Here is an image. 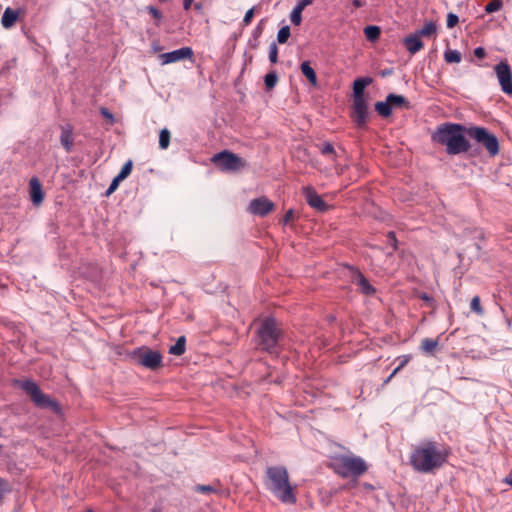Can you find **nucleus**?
I'll return each instance as SVG.
<instances>
[{"label":"nucleus","mask_w":512,"mask_h":512,"mask_svg":"<svg viewBox=\"0 0 512 512\" xmlns=\"http://www.w3.org/2000/svg\"><path fill=\"white\" fill-rule=\"evenodd\" d=\"M212 162L222 171H239L245 166L242 158L227 150L215 154L212 157Z\"/></svg>","instance_id":"nucleus-10"},{"label":"nucleus","mask_w":512,"mask_h":512,"mask_svg":"<svg viewBox=\"0 0 512 512\" xmlns=\"http://www.w3.org/2000/svg\"><path fill=\"white\" fill-rule=\"evenodd\" d=\"M186 339L184 336H180L176 343L169 348V353L172 355L180 356L185 352Z\"/></svg>","instance_id":"nucleus-24"},{"label":"nucleus","mask_w":512,"mask_h":512,"mask_svg":"<svg viewBox=\"0 0 512 512\" xmlns=\"http://www.w3.org/2000/svg\"><path fill=\"white\" fill-rule=\"evenodd\" d=\"M444 59L447 63H459L461 61V53L458 50L448 49L444 52Z\"/></svg>","instance_id":"nucleus-28"},{"label":"nucleus","mask_w":512,"mask_h":512,"mask_svg":"<svg viewBox=\"0 0 512 512\" xmlns=\"http://www.w3.org/2000/svg\"><path fill=\"white\" fill-rule=\"evenodd\" d=\"M124 180L123 178H121L119 175H117L111 182L110 186L108 187L107 191H106V194L107 195H110L112 194L118 187L120 181Z\"/></svg>","instance_id":"nucleus-37"},{"label":"nucleus","mask_w":512,"mask_h":512,"mask_svg":"<svg viewBox=\"0 0 512 512\" xmlns=\"http://www.w3.org/2000/svg\"><path fill=\"white\" fill-rule=\"evenodd\" d=\"M410 358V355H403L399 357L400 363L398 366L403 368L410 361Z\"/></svg>","instance_id":"nucleus-48"},{"label":"nucleus","mask_w":512,"mask_h":512,"mask_svg":"<svg viewBox=\"0 0 512 512\" xmlns=\"http://www.w3.org/2000/svg\"><path fill=\"white\" fill-rule=\"evenodd\" d=\"M290 27L285 25L282 28L279 29L277 34V41L280 44H284L287 42L288 38L290 37Z\"/></svg>","instance_id":"nucleus-31"},{"label":"nucleus","mask_w":512,"mask_h":512,"mask_svg":"<svg viewBox=\"0 0 512 512\" xmlns=\"http://www.w3.org/2000/svg\"><path fill=\"white\" fill-rule=\"evenodd\" d=\"M303 194L310 207L317 211L324 212L328 209L327 203L321 198V196L315 191L312 186H306L303 188Z\"/></svg>","instance_id":"nucleus-15"},{"label":"nucleus","mask_w":512,"mask_h":512,"mask_svg":"<svg viewBox=\"0 0 512 512\" xmlns=\"http://www.w3.org/2000/svg\"><path fill=\"white\" fill-rule=\"evenodd\" d=\"M393 378V376H391V374L388 376V378L384 381V383H388L391 379Z\"/></svg>","instance_id":"nucleus-57"},{"label":"nucleus","mask_w":512,"mask_h":512,"mask_svg":"<svg viewBox=\"0 0 512 512\" xmlns=\"http://www.w3.org/2000/svg\"><path fill=\"white\" fill-rule=\"evenodd\" d=\"M470 308L473 312H475L477 315H483L484 310L481 306L480 297L474 296L470 303Z\"/></svg>","instance_id":"nucleus-32"},{"label":"nucleus","mask_w":512,"mask_h":512,"mask_svg":"<svg viewBox=\"0 0 512 512\" xmlns=\"http://www.w3.org/2000/svg\"><path fill=\"white\" fill-rule=\"evenodd\" d=\"M474 56L483 59L486 56V51L483 47H477L474 49Z\"/></svg>","instance_id":"nucleus-47"},{"label":"nucleus","mask_w":512,"mask_h":512,"mask_svg":"<svg viewBox=\"0 0 512 512\" xmlns=\"http://www.w3.org/2000/svg\"><path fill=\"white\" fill-rule=\"evenodd\" d=\"M495 74L501 86V90L507 94L512 95V72L507 61H501L494 67Z\"/></svg>","instance_id":"nucleus-11"},{"label":"nucleus","mask_w":512,"mask_h":512,"mask_svg":"<svg viewBox=\"0 0 512 512\" xmlns=\"http://www.w3.org/2000/svg\"><path fill=\"white\" fill-rule=\"evenodd\" d=\"M149 13L152 15L153 18L160 20L162 18V13L160 10L153 6L148 7Z\"/></svg>","instance_id":"nucleus-44"},{"label":"nucleus","mask_w":512,"mask_h":512,"mask_svg":"<svg viewBox=\"0 0 512 512\" xmlns=\"http://www.w3.org/2000/svg\"><path fill=\"white\" fill-rule=\"evenodd\" d=\"M269 61L272 64H275L278 61V47L275 42H272L269 46Z\"/></svg>","instance_id":"nucleus-34"},{"label":"nucleus","mask_w":512,"mask_h":512,"mask_svg":"<svg viewBox=\"0 0 512 512\" xmlns=\"http://www.w3.org/2000/svg\"><path fill=\"white\" fill-rule=\"evenodd\" d=\"M100 113L110 124H114L115 123L114 115L107 108L101 107L100 108Z\"/></svg>","instance_id":"nucleus-38"},{"label":"nucleus","mask_w":512,"mask_h":512,"mask_svg":"<svg viewBox=\"0 0 512 512\" xmlns=\"http://www.w3.org/2000/svg\"><path fill=\"white\" fill-rule=\"evenodd\" d=\"M331 468L341 478H359L368 471V464L354 454L336 455L332 458Z\"/></svg>","instance_id":"nucleus-4"},{"label":"nucleus","mask_w":512,"mask_h":512,"mask_svg":"<svg viewBox=\"0 0 512 512\" xmlns=\"http://www.w3.org/2000/svg\"><path fill=\"white\" fill-rule=\"evenodd\" d=\"M409 109L410 103L406 97L397 94H388L385 101H379L375 103V110L377 113L387 118L392 114L393 109Z\"/></svg>","instance_id":"nucleus-9"},{"label":"nucleus","mask_w":512,"mask_h":512,"mask_svg":"<svg viewBox=\"0 0 512 512\" xmlns=\"http://www.w3.org/2000/svg\"><path fill=\"white\" fill-rule=\"evenodd\" d=\"M301 72L303 75L309 80V82L313 85H317V76L315 70L311 67L309 61H304L300 66Z\"/></svg>","instance_id":"nucleus-22"},{"label":"nucleus","mask_w":512,"mask_h":512,"mask_svg":"<svg viewBox=\"0 0 512 512\" xmlns=\"http://www.w3.org/2000/svg\"><path fill=\"white\" fill-rule=\"evenodd\" d=\"M419 298L427 303H433V301H434L433 298L430 295H428L427 293H421L419 295Z\"/></svg>","instance_id":"nucleus-50"},{"label":"nucleus","mask_w":512,"mask_h":512,"mask_svg":"<svg viewBox=\"0 0 512 512\" xmlns=\"http://www.w3.org/2000/svg\"><path fill=\"white\" fill-rule=\"evenodd\" d=\"M253 16H254V8H251L245 13L244 18H243V24L245 26L249 25L252 21Z\"/></svg>","instance_id":"nucleus-43"},{"label":"nucleus","mask_w":512,"mask_h":512,"mask_svg":"<svg viewBox=\"0 0 512 512\" xmlns=\"http://www.w3.org/2000/svg\"><path fill=\"white\" fill-rule=\"evenodd\" d=\"M192 3H193V0H183V8L185 10H189Z\"/></svg>","instance_id":"nucleus-53"},{"label":"nucleus","mask_w":512,"mask_h":512,"mask_svg":"<svg viewBox=\"0 0 512 512\" xmlns=\"http://www.w3.org/2000/svg\"><path fill=\"white\" fill-rule=\"evenodd\" d=\"M313 2L314 0H299L294 8L302 12L307 6L311 5Z\"/></svg>","instance_id":"nucleus-40"},{"label":"nucleus","mask_w":512,"mask_h":512,"mask_svg":"<svg viewBox=\"0 0 512 512\" xmlns=\"http://www.w3.org/2000/svg\"><path fill=\"white\" fill-rule=\"evenodd\" d=\"M302 12L293 8L290 14V20L295 26H299L302 22Z\"/></svg>","instance_id":"nucleus-35"},{"label":"nucleus","mask_w":512,"mask_h":512,"mask_svg":"<svg viewBox=\"0 0 512 512\" xmlns=\"http://www.w3.org/2000/svg\"><path fill=\"white\" fill-rule=\"evenodd\" d=\"M449 455L450 448L446 444L427 439L413 447L409 463L416 472L429 474L443 467Z\"/></svg>","instance_id":"nucleus-1"},{"label":"nucleus","mask_w":512,"mask_h":512,"mask_svg":"<svg viewBox=\"0 0 512 512\" xmlns=\"http://www.w3.org/2000/svg\"><path fill=\"white\" fill-rule=\"evenodd\" d=\"M352 4L355 8H360L365 5V1L364 0H353Z\"/></svg>","instance_id":"nucleus-51"},{"label":"nucleus","mask_w":512,"mask_h":512,"mask_svg":"<svg viewBox=\"0 0 512 512\" xmlns=\"http://www.w3.org/2000/svg\"><path fill=\"white\" fill-rule=\"evenodd\" d=\"M263 32V26H262V21L255 27V29L253 30L252 32V38L254 39H259V37L261 36Z\"/></svg>","instance_id":"nucleus-45"},{"label":"nucleus","mask_w":512,"mask_h":512,"mask_svg":"<svg viewBox=\"0 0 512 512\" xmlns=\"http://www.w3.org/2000/svg\"><path fill=\"white\" fill-rule=\"evenodd\" d=\"M388 239H389V242L391 243L392 247L394 249H396V243H397V240H396V237H395V233L394 232H389L388 233Z\"/></svg>","instance_id":"nucleus-49"},{"label":"nucleus","mask_w":512,"mask_h":512,"mask_svg":"<svg viewBox=\"0 0 512 512\" xmlns=\"http://www.w3.org/2000/svg\"><path fill=\"white\" fill-rule=\"evenodd\" d=\"M150 512H162L161 507H153Z\"/></svg>","instance_id":"nucleus-56"},{"label":"nucleus","mask_w":512,"mask_h":512,"mask_svg":"<svg viewBox=\"0 0 512 512\" xmlns=\"http://www.w3.org/2000/svg\"><path fill=\"white\" fill-rule=\"evenodd\" d=\"M249 45H250V47L252 49H256L258 47V45H259L258 39H254V38L250 39L249 40Z\"/></svg>","instance_id":"nucleus-52"},{"label":"nucleus","mask_w":512,"mask_h":512,"mask_svg":"<svg viewBox=\"0 0 512 512\" xmlns=\"http://www.w3.org/2000/svg\"><path fill=\"white\" fill-rule=\"evenodd\" d=\"M170 131L164 128L159 133V147L163 150L167 149L170 144Z\"/></svg>","instance_id":"nucleus-29"},{"label":"nucleus","mask_w":512,"mask_h":512,"mask_svg":"<svg viewBox=\"0 0 512 512\" xmlns=\"http://www.w3.org/2000/svg\"><path fill=\"white\" fill-rule=\"evenodd\" d=\"M274 209V204L266 197H259L253 199L248 207V211L251 214L258 216H266Z\"/></svg>","instance_id":"nucleus-14"},{"label":"nucleus","mask_w":512,"mask_h":512,"mask_svg":"<svg viewBox=\"0 0 512 512\" xmlns=\"http://www.w3.org/2000/svg\"><path fill=\"white\" fill-rule=\"evenodd\" d=\"M192 57L193 50L190 47H182L180 49L159 55L163 65L175 63L184 59H191Z\"/></svg>","instance_id":"nucleus-13"},{"label":"nucleus","mask_w":512,"mask_h":512,"mask_svg":"<svg viewBox=\"0 0 512 512\" xmlns=\"http://www.w3.org/2000/svg\"><path fill=\"white\" fill-rule=\"evenodd\" d=\"M403 43L408 52L412 55L416 54L424 47L421 37H419L416 33L406 36L403 39Z\"/></svg>","instance_id":"nucleus-17"},{"label":"nucleus","mask_w":512,"mask_h":512,"mask_svg":"<svg viewBox=\"0 0 512 512\" xmlns=\"http://www.w3.org/2000/svg\"><path fill=\"white\" fill-rule=\"evenodd\" d=\"M18 16V11L11 9L10 7L6 8L1 18L2 26L6 29L11 28L17 21Z\"/></svg>","instance_id":"nucleus-19"},{"label":"nucleus","mask_w":512,"mask_h":512,"mask_svg":"<svg viewBox=\"0 0 512 512\" xmlns=\"http://www.w3.org/2000/svg\"><path fill=\"white\" fill-rule=\"evenodd\" d=\"M278 81V76L276 72L272 71L265 75L264 82L267 90H271L275 87Z\"/></svg>","instance_id":"nucleus-30"},{"label":"nucleus","mask_w":512,"mask_h":512,"mask_svg":"<svg viewBox=\"0 0 512 512\" xmlns=\"http://www.w3.org/2000/svg\"><path fill=\"white\" fill-rule=\"evenodd\" d=\"M469 137L482 145L491 157L499 153V141L497 137L484 127L473 126L466 130Z\"/></svg>","instance_id":"nucleus-8"},{"label":"nucleus","mask_w":512,"mask_h":512,"mask_svg":"<svg viewBox=\"0 0 512 512\" xmlns=\"http://www.w3.org/2000/svg\"><path fill=\"white\" fill-rule=\"evenodd\" d=\"M259 346L268 353H277L283 337L278 322L271 317L265 318L257 330Z\"/></svg>","instance_id":"nucleus-5"},{"label":"nucleus","mask_w":512,"mask_h":512,"mask_svg":"<svg viewBox=\"0 0 512 512\" xmlns=\"http://www.w3.org/2000/svg\"><path fill=\"white\" fill-rule=\"evenodd\" d=\"M293 219H294V211H293V209H289V210L285 213V215H284V217H283V220H282V221H283V223H284V224H288V223H290Z\"/></svg>","instance_id":"nucleus-46"},{"label":"nucleus","mask_w":512,"mask_h":512,"mask_svg":"<svg viewBox=\"0 0 512 512\" xmlns=\"http://www.w3.org/2000/svg\"><path fill=\"white\" fill-rule=\"evenodd\" d=\"M401 369H402L401 367L397 366V367L393 370V372L391 373V376H393V377H394V376H395V375H396V374H397Z\"/></svg>","instance_id":"nucleus-55"},{"label":"nucleus","mask_w":512,"mask_h":512,"mask_svg":"<svg viewBox=\"0 0 512 512\" xmlns=\"http://www.w3.org/2000/svg\"><path fill=\"white\" fill-rule=\"evenodd\" d=\"M506 482L512 486V477L511 478H506Z\"/></svg>","instance_id":"nucleus-58"},{"label":"nucleus","mask_w":512,"mask_h":512,"mask_svg":"<svg viewBox=\"0 0 512 512\" xmlns=\"http://www.w3.org/2000/svg\"><path fill=\"white\" fill-rule=\"evenodd\" d=\"M129 360L149 370H157L162 367L163 357L159 351L148 346H141L127 353Z\"/></svg>","instance_id":"nucleus-6"},{"label":"nucleus","mask_w":512,"mask_h":512,"mask_svg":"<svg viewBox=\"0 0 512 512\" xmlns=\"http://www.w3.org/2000/svg\"><path fill=\"white\" fill-rule=\"evenodd\" d=\"M439 342L437 339L425 338L421 341V350L426 354H432L438 347Z\"/></svg>","instance_id":"nucleus-23"},{"label":"nucleus","mask_w":512,"mask_h":512,"mask_svg":"<svg viewBox=\"0 0 512 512\" xmlns=\"http://www.w3.org/2000/svg\"><path fill=\"white\" fill-rule=\"evenodd\" d=\"M60 142L67 152L71 151L73 146V132L71 127H62Z\"/></svg>","instance_id":"nucleus-20"},{"label":"nucleus","mask_w":512,"mask_h":512,"mask_svg":"<svg viewBox=\"0 0 512 512\" xmlns=\"http://www.w3.org/2000/svg\"><path fill=\"white\" fill-rule=\"evenodd\" d=\"M19 387L30 396L33 403L39 408H49L53 411L59 410V404L44 394L38 384L32 380L16 381Z\"/></svg>","instance_id":"nucleus-7"},{"label":"nucleus","mask_w":512,"mask_h":512,"mask_svg":"<svg viewBox=\"0 0 512 512\" xmlns=\"http://www.w3.org/2000/svg\"><path fill=\"white\" fill-rule=\"evenodd\" d=\"M437 26L435 22L430 21L427 22L420 30L416 31L415 33L419 37H430L436 33Z\"/></svg>","instance_id":"nucleus-25"},{"label":"nucleus","mask_w":512,"mask_h":512,"mask_svg":"<svg viewBox=\"0 0 512 512\" xmlns=\"http://www.w3.org/2000/svg\"><path fill=\"white\" fill-rule=\"evenodd\" d=\"M321 154L325 156H329L332 161H334L337 157L334 146L330 142H325L323 144L317 145Z\"/></svg>","instance_id":"nucleus-27"},{"label":"nucleus","mask_w":512,"mask_h":512,"mask_svg":"<svg viewBox=\"0 0 512 512\" xmlns=\"http://www.w3.org/2000/svg\"><path fill=\"white\" fill-rule=\"evenodd\" d=\"M8 491H9L8 482L0 477V500L3 498L4 494Z\"/></svg>","instance_id":"nucleus-41"},{"label":"nucleus","mask_w":512,"mask_h":512,"mask_svg":"<svg viewBox=\"0 0 512 512\" xmlns=\"http://www.w3.org/2000/svg\"><path fill=\"white\" fill-rule=\"evenodd\" d=\"M368 104L366 99L353 100L351 117L358 128H365L368 120Z\"/></svg>","instance_id":"nucleus-12"},{"label":"nucleus","mask_w":512,"mask_h":512,"mask_svg":"<svg viewBox=\"0 0 512 512\" xmlns=\"http://www.w3.org/2000/svg\"><path fill=\"white\" fill-rule=\"evenodd\" d=\"M502 7V1L501 0H492L485 6V11L487 13H493L496 11H499Z\"/></svg>","instance_id":"nucleus-33"},{"label":"nucleus","mask_w":512,"mask_h":512,"mask_svg":"<svg viewBox=\"0 0 512 512\" xmlns=\"http://www.w3.org/2000/svg\"><path fill=\"white\" fill-rule=\"evenodd\" d=\"M458 21H459V18H458V16L456 14L449 13L447 15V23H446V25H447L448 28H453L454 26L457 25Z\"/></svg>","instance_id":"nucleus-39"},{"label":"nucleus","mask_w":512,"mask_h":512,"mask_svg":"<svg viewBox=\"0 0 512 512\" xmlns=\"http://www.w3.org/2000/svg\"><path fill=\"white\" fill-rule=\"evenodd\" d=\"M195 490L201 493H211L216 491L215 488L210 485H197Z\"/></svg>","instance_id":"nucleus-42"},{"label":"nucleus","mask_w":512,"mask_h":512,"mask_svg":"<svg viewBox=\"0 0 512 512\" xmlns=\"http://www.w3.org/2000/svg\"><path fill=\"white\" fill-rule=\"evenodd\" d=\"M465 128L460 124L444 123L437 126L432 134V141L446 146V152L450 155L466 153L470 144L464 135Z\"/></svg>","instance_id":"nucleus-2"},{"label":"nucleus","mask_w":512,"mask_h":512,"mask_svg":"<svg viewBox=\"0 0 512 512\" xmlns=\"http://www.w3.org/2000/svg\"><path fill=\"white\" fill-rule=\"evenodd\" d=\"M194 9L197 11H201L203 9L202 3L198 2L194 4Z\"/></svg>","instance_id":"nucleus-54"},{"label":"nucleus","mask_w":512,"mask_h":512,"mask_svg":"<svg viewBox=\"0 0 512 512\" xmlns=\"http://www.w3.org/2000/svg\"><path fill=\"white\" fill-rule=\"evenodd\" d=\"M356 283L363 294L372 295L373 293H375L374 287L370 284L368 279L365 278L361 273H358L356 277Z\"/></svg>","instance_id":"nucleus-21"},{"label":"nucleus","mask_w":512,"mask_h":512,"mask_svg":"<svg viewBox=\"0 0 512 512\" xmlns=\"http://www.w3.org/2000/svg\"><path fill=\"white\" fill-rule=\"evenodd\" d=\"M264 485L277 499L285 504H295L297 498L284 466H269L265 472Z\"/></svg>","instance_id":"nucleus-3"},{"label":"nucleus","mask_w":512,"mask_h":512,"mask_svg":"<svg viewBox=\"0 0 512 512\" xmlns=\"http://www.w3.org/2000/svg\"><path fill=\"white\" fill-rule=\"evenodd\" d=\"M364 34L367 40L374 42L380 37L381 30L378 26L370 25L364 28Z\"/></svg>","instance_id":"nucleus-26"},{"label":"nucleus","mask_w":512,"mask_h":512,"mask_svg":"<svg viewBox=\"0 0 512 512\" xmlns=\"http://www.w3.org/2000/svg\"><path fill=\"white\" fill-rule=\"evenodd\" d=\"M132 166H133V163L131 160H128L124 165L123 167L121 168V171L119 172V176L123 179H125L126 177H128V175L131 173L132 171Z\"/></svg>","instance_id":"nucleus-36"},{"label":"nucleus","mask_w":512,"mask_h":512,"mask_svg":"<svg viewBox=\"0 0 512 512\" xmlns=\"http://www.w3.org/2000/svg\"><path fill=\"white\" fill-rule=\"evenodd\" d=\"M371 78H358L353 83V100L365 99L364 89L371 83Z\"/></svg>","instance_id":"nucleus-18"},{"label":"nucleus","mask_w":512,"mask_h":512,"mask_svg":"<svg viewBox=\"0 0 512 512\" xmlns=\"http://www.w3.org/2000/svg\"><path fill=\"white\" fill-rule=\"evenodd\" d=\"M30 197L34 205L38 206L42 203L44 194L42 185L38 178L32 177L29 181Z\"/></svg>","instance_id":"nucleus-16"}]
</instances>
